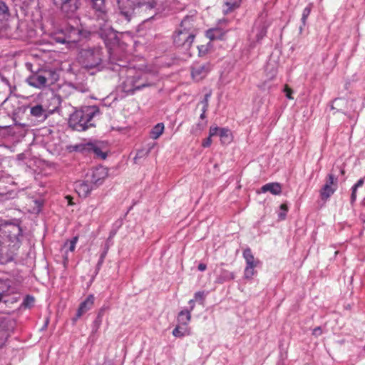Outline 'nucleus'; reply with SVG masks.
Instances as JSON below:
<instances>
[{
	"label": "nucleus",
	"mask_w": 365,
	"mask_h": 365,
	"mask_svg": "<svg viewBox=\"0 0 365 365\" xmlns=\"http://www.w3.org/2000/svg\"><path fill=\"white\" fill-rule=\"evenodd\" d=\"M79 58L80 63L87 69L96 68L98 71H101L103 68L101 48L83 49L80 53Z\"/></svg>",
	"instance_id": "nucleus-5"
},
{
	"label": "nucleus",
	"mask_w": 365,
	"mask_h": 365,
	"mask_svg": "<svg viewBox=\"0 0 365 365\" xmlns=\"http://www.w3.org/2000/svg\"><path fill=\"white\" fill-rule=\"evenodd\" d=\"M105 308L102 307L99 309L96 318L94 319L92 324V333H96L101 326L103 322V317L104 315Z\"/></svg>",
	"instance_id": "nucleus-25"
},
{
	"label": "nucleus",
	"mask_w": 365,
	"mask_h": 365,
	"mask_svg": "<svg viewBox=\"0 0 365 365\" xmlns=\"http://www.w3.org/2000/svg\"><path fill=\"white\" fill-rule=\"evenodd\" d=\"M195 299H190V300L189 301V302H188V303H189V304H190V309H188V310H189V311H190V312H192V311L193 310V309H194V307H195Z\"/></svg>",
	"instance_id": "nucleus-48"
},
{
	"label": "nucleus",
	"mask_w": 365,
	"mask_h": 365,
	"mask_svg": "<svg viewBox=\"0 0 365 365\" xmlns=\"http://www.w3.org/2000/svg\"><path fill=\"white\" fill-rule=\"evenodd\" d=\"M336 188V178L332 173L328 174L326 182L320 190L321 199L324 201H327L334 193Z\"/></svg>",
	"instance_id": "nucleus-13"
},
{
	"label": "nucleus",
	"mask_w": 365,
	"mask_h": 365,
	"mask_svg": "<svg viewBox=\"0 0 365 365\" xmlns=\"http://www.w3.org/2000/svg\"><path fill=\"white\" fill-rule=\"evenodd\" d=\"M207 269V265L204 263H200L198 265V269L200 272H204Z\"/></svg>",
	"instance_id": "nucleus-47"
},
{
	"label": "nucleus",
	"mask_w": 365,
	"mask_h": 365,
	"mask_svg": "<svg viewBox=\"0 0 365 365\" xmlns=\"http://www.w3.org/2000/svg\"><path fill=\"white\" fill-rule=\"evenodd\" d=\"M75 150H88V152L93 153L96 156L99 157L102 159H105L106 158V154L103 153L99 147H98L93 143H86L76 145Z\"/></svg>",
	"instance_id": "nucleus-20"
},
{
	"label": "nucleus",
	"mask_w": 365,
	"mask_h": 365,
	"mask_svg": "<svg viewBox=\"0 0 365 365\" xmlns=\"http://www.w3.org/2000/svg\"><path fill=\"white\" fill-rule=\"evenodd\" d=\"M227 24L228 21L227 19L220 20L215 27L210 29L206 31V36L210 40L222 39L230 30Z\"/></svg>",
	"instance_id": "nucleus-12"
},
{
	"label": "nucleus",
	"mask_w": 365,
	"mask_h": 365,
	"mask_svg": "<svg viewBox=\"0 0 365 365\" xmlns=\"http://www.w3.org/2000/svg\"><path fill=\"white\" fill-rule=\"evenodd\" d=\"M235 277V275L233 272L226 269H222L217 277V282L218 283H223L225 282L233 280Z\"/></svg>",
	"instance_id": "nucleus-27"
},
{
	"label": "nucleus",
	"mask_w": 365,
	"mask_h": 365,
	"mask_svg": "<svg viewBox=\"0 0 365 365\" xmlns=\"http://www.w3.org/2000/svg\"><path fill=\"white\" fill-rule=\"evenodd\" d=\"M10 284L8 280L0 279V302L4 296L8 295V292L10 289Z\"/></svg>",
	"instance_id": "nucleus-30"
},
{
	"label": "nucleus",
	"mask_w": 365,
	"mask_h": 365,
	"mask_svg": "<svg viewBox=\"0 0 365 365\" xmlns=\"http://www.w3.org/2000/svg\"><path fill=\"white\" fill-rule=\"evenodd\" d=\"M95 297L93 294H89L83 302L79 304L77 309L76 317L73 318V322H76L82 315L91 310L94 304Z\"/></svg>",
	"instance_id": "nucleus-17"
},
{
	"label": "nucleus",
	"mask_w": 365,
	"mask_h": 365,
	"mask_svg": "<svg viewBox=\"0 0 365 365\" xmlns=\"http://www.w3.org/2000/svg\"><path fill=\"white\" fill-rule=\"evenodd\" d=\"M2 81L4 82H5L6 83H7V84L9 83V81L6 78H4V77L2 78Z\"/></svg>",
	"instance_id": "nucleus-49"
},
{
	"label": "nucleus",
	"mask_w": 365,
	"mask_h": 365,
	"mask_svg": "<svg viewBox=\"0 0 365 365\" xmlns=\"http://www.w3.org/2000/svg\"><path fill=\"white\" fill-rule=\"evenodd\" d=\"M55 5L60 6L67 14H73L80 6L79 0H53Z\"/></svg>",
	"instance_id": "nucleus-15"
},
{
	"label": "nucleus",
	"mask_w": 365,
	"mask_h": 365,
	"mask_svg": "<svg viewBox=\"0 0 365 365\" xmlns=\"http://www.w3.org/2000/svg\"><path fill=\"white\" fill-rule=\"evenodd\" d=\"M269 192L274 195H279L282 193V185L279 182H269L264 185L259 192L265 193Z\"/></svg>",
	"instance_id": "nucleus-22"
},
{
	"label": "nucleus",
	"mask_w": 365,
	"mask_h": 365,
	"mask_svg": "<svg viewBox=\"0 0 365 365\" xmlns=\"http://www.w3.org/2000/svg\"><path fill=\"white\" fill-rule=\"evenodd\" d=\"M41 103L48 114H52L59 109L61 98L54 92H50L42 97Z\"/></svg>",
	"instance_id": "nucleus-10"
},
{
	"label": "nucleus",
	"mask_w": 365,
	"mask_h": 365,
	"mask_svg": "<svg viewBox=\"0 0 365 365\" xmlns=\"http://www.w3.org/2000/svg\"><path fill=\"white\" fill-rule=\"evenodd\" d=\"M148 152L145 153L144 150H138L134 158L135 163H138V159L143 157L145 155H147Z\"/></svg>",
	"instance_id": "nucleus-41"
},
{
	"label": "nucleus",
	"mask_w": 365,
	"mask_h": 365,
	"mask_svg": "<svg viewBox=\"0 0 365 365\" xmlns=\"http://www.w3.org/2000/svg\"><path fill=\"white\" fill-rule=\"evenodd\" d=\"M340 173L341 175H344V169L342 168H340Z\"/></svg>",
	"instance_id": "nucleus-50"
},
{
	"label": "nucleus",
	"mask_w": 365,
	"mask_h": 365,
	"mask_svg": "<svg viewBox=\"0 0 365 365\" xmlns=\"http://www.w3.org/2000/svg\"><path fill=\"white\" fill-rule=\"evenodd\" d=\"M212 66L210 63H195L191 67V76L195 81H200L204 79L212 70Z\"/></svg>",
	"instance_id": "nucleus-14"
},
{
	"label": "nucleus",
	"mask_w": 365,
	"mask_h": 365,
	"mask_svg": "<svg viewBox=\"0 0 365 365\" xmlns=\"http://www.w3.org/2000/svg\"><path fill=\"white\" fill-rule=\"evenodd\" d=\"M364 183V178H360L354 185L353 187H354L355 188L358 189L359 187L363 186Z\"/></svg>",
	"instance_id": "nucleus-45"
},
{
	"label": "nucleus",
	"mask_w": 365,
	"mask_h": 365,
	"mask_svg": "<svg viewBox=\"0 0 365 365\" xmlns=\"http://www.w3.org/2000/svg\"><path fill=\"white\" fill-rule=\"evenodd\" d=\"M268 24L263 19H258L252 29V33L255 34L257 41H260L267 34Z\"/></svg>",
	"instance_id": "nucleus-18"
},
{
	"label": "nucleus",
	"mask_w": 365,
	"mask_h": 365,
	"mask_svg": "<svg viewBox=\"0 0 365 365\" xmlns=\"http://www.w3.org/2000/svg\"><path fill=\"white\" fill-rule=\"evenodd\" d=\"M312 10V4H309L307 6H306L303 11L302 15V22L303 26H305L307 19L308 16H309Z\"/></svg>",
	"instance_id": "nucleus-33"
},
{
	"label": "nucleus",
	"mask_w": 365,
	"mask_h": 365,
	"mask_svg": "<svg viewBox=\"0 0 365 365\" xmlns=\"http://www.w3.org/2000/svg\"><path fill=\"white\" fill-rule=\"evenodd\" d=\"M86 32L74 26H66L51 34V39L63 44H76L82 37H86Z\"/></svg>",
	"instance_id": "nucleus-3"
},
{
	"label": "nucleus",
	"mask_w": 365,
	"mask_h": 365,
	"mask_svg": "<svg viewBox=\"0 0 365 365\" xmlns=\"http://www.w3.org/2000/svg\"><path fill=\"white\" fill-rule=\"evenodd\" d=\"M0 232L11 243L16 244L19 241V237L21 235L22 230L19 225L6 223L1 227Z\"/></svg>",
	"instance_id": "nucleus-11"
},
{
	"label": "nucleus",
	"mask_w": 365,
	"mask_h": 365,
	"mask_svg": "<svg viewBox=\"0 0 365 365\" xmlns=\"http://www.w3.org/2000/svg\"><path fill=\"white\" fill-rule=\"evenodd\" d=\"M356 192H357V189L352 186L351 198H350V202L351 205H354L356 200Z\"/></svg>",
	"instance_id": "nucleus-39"
},
{
	"label": "nucleus",
	"mask_w": 365,
	"mask_h": 365,
	"mask_svg": "<svg viewBox=\"0 0 365 365\" xmlns=\"http://www.w3.org/2000/svg\"><path fill=\"white\" fill-rule=\"evenodd\" d=\"M190 334V329L188 327L182 326L181 324L176 326L173 331V335L178 338L189 336Z\"/></svg>",
	"instance_id": "nucleus-26"
},
{
	"label": "nucleus",
	"mask_w": 365,
	"mask_h": 365,
	"mask_svg": "<svg viewBox=\"0 0 365 365\" xmlns=\"http://www.w3.org/2000/svg\"><path fill=\"white\" fill-rule=\"evenodd\" d=\"M284 92L285 93L286 97L288 99H293V97L292 96V90L290 88H289L288 86L286 85L284 86Z\"/></svg>",
	"instance_id": "nucleus-40"
},
{
	"label": "nucleus",
	"mask_w": 365,
	"mask_h": 365,
	"mask_svg": "<svg viewBox=\"0 0 365 365\" xmlns=\"http://www.w3.org/2000/svg\"><path fill=\"white\" fill-rule=\"evenodd\" d=\"M191 319V312L188 309H183L180 312L178 316V322L182 325L187 327Z\"/></svg>",
	"instance_id": "nucleus-24"
},
{
	"label": "nucleus",
	"mask_w": 365,
	"mask_h": 365,
	"mask_svg": "<svg viewBox=\"0 0 365 365\" xmlns=\"http://www.w3.org/2000/svg\"><path fill=\"white\" fill-rule=\"evenodd\" d=\"M211 96V92L206 93L204 96V98L201 101L200 103L202 105V108H205L208 109L209 106V99Z\"/></svg>",
	"instance_id": "nucleus-37"
},
{
	"label": "nucleus",
	"mask_w": 365,
	"mask_h": 365,
	"mask_svg": "<svg viewBox=\"0 0 365 365\" xmlns=\"http://www.w3.org/2000/svg\"><path fill=\"white\" fill-rule=\"evenodd\" d=\"M212 144V139H211V137L209 135L208 138H207L206 139H205L202 143V147L204 148H208L210 146V145Z\"/></svg>",
	"instance_id": "nucleus-42"
},
{
	"label": "nucleus",
	"mask_w": 365,
	"mask_h": 365,
	"mask_svg": "<svg viewBox=\"0 0 365 365\" xmlns=\"http://www.w3.org/2000/svg\"><path fill=\"white\" fill-rule=\"evenodd\" d=\"M78 241V236H74L71 240H68L65 242L64 247L68 246V251L73 252L76 249V246Z\"/></svg>",
	"instance_id": "nucleus-32"
},
{
	"label": "nucleus",
	"mask_w": 365,
	"mask_h": 365,
	"mask_svg": "<svg viewBox=\"0 0 365 365\" xmlns=\"http://www.w3.org/2000/svg\"><path fill=\"white\" fill-rule=\"evenodd\" d=\"M118 9L120 14L129 21L135 11L140 9H148L153 6L150 3H146L144 0H118Z\"/></svg>",
	"instance_id": "nucleus-6"
},
{
	"label": "nucleus",
	"mask_w": 365,
	"mask_h": 365,
	"mask_svg": "<svg viewBox=\"0 0 365 365\" xmlns=\"http://www.w3.org/2000/svg\"><path fill=\"white\" fill-rule=\"evenodd\" d=\"M204 292H197L195 294V299L197 300H204Z\"/></svg>",
	"instance_id": "nucleus-43"
},
{
	"label": "nucleus",
	"mask_w": 365,
	"mask_h": 365,
	"mask_svg": "<svg viewBox=\"0 0 365 365\" xmlns=\"http://www.w3.org/2000/svg\"><path fill=\"white\" fill-rule=\"evenodd\" d=\"M219 135L223 143H229L232 140V134L228 128H221Z\"/></svg>",
	"instance_id": "nucleus-29"
},
{
	"label": "nucleus",
	"mask_w": 365,
	"mask_h": 365,
	"mask_svg": "<svg viewBox=\"0 0 365 365\" xmlns=\"http://www.w3.org/2000/svg\"><path fill=\"white\" fill-rule=\"evenodd\" d=\"M108 170L103 166H98L92 170L91 182L97 187L103 183V180L108 177Z\"/></svg>",
	"instance_id": "nucleus-16"
},
{
	"label": "nucleus",
	"mask_w": 365,
	"mask_h": 365,
	"mask_svg": "<svg viewBox=\"0 0 365 365\" xmlns=\"http://www.w3.org/2000/svg\"><path fill=\"white\" fill-rule=\"evenodd\" d=\"M241 0H225V4L227 7L225 13L231 11L232 9L237 8L240 4Z\"/></svg>",
	"instance_id": "nucleus-31"
},
{
	"label": "nucleus",
	"mask_w": 365,
	"mask_h": 365,
	"mask_svg": "<svg viewBox=\"0 0 365 365\" xmlns=\"http://www.w3.org/2000/svg\"><path fill=\"white\" fill-rule=\"evenodd\" d=\"M242 256L246 262L244 269V277L246 279H251L257 273L255 269L260 265L261 262L258 259L255 258L251 249L249 247L244 250Z\"/></svg>",
	"instance_id": "nucleus-9"
},
{
	"label": "nucleus",
	"mask_w": 365,
	"mask_h": 365,
	"mask_svg": "<svg viewBox=\"0 0 365 365\" xmlns=\"http://www.w3.org/2000/svg\"><path fill=\"white\" fill-rule=\"evenodd\" d=\"M100 114L98 106H84L80 110H76L69 118L68 123L70 127L78 131H84L95 125L93 119Z\"/></svg>",
	"instance_id": "nucleus-1"
},
{
	"label": "nucleus",
	"mask_w": 365,
	"mask_h": 365,
	"mask_svg": "<svg viewBox=\"0 0 365 365\" xmlns=\"http://www.w3.org/2000/svg\"><path fill=\"white\" fill-rule=\"evenodd\" d=\"M108 247H106V249L104 250V251L101 253V256H100V258L98 259V262L97 263V265H96V270L97 271H99L101 266L103 265V262H104V259L106 257V255L108 253Z\"/></svg>",
	"instance_id": "nucleus-34"
},
{
	"label": "nucleus",
	"mask_w": 365,
	"mask_h": 365,
	"mask_svg": "<svg viewBox=\"0 0 365 365\" xmlns=\"http://www.w3.org/2000/svg\"><path fill=\"white\" fill-rule=\"evenodd\" d=\"M288 207L286 204H282L280 205V212L278 213V217L279 220H283L287 216Z\"/></svg>",
	"instance_id": "nucleus-35"
},
{
	"label": "nucleus",
	"mask_w": 365,
	"mask_h": 365,
	"mask_svg": "<svg viewBox=\"0 0 365 365\" xmlns=\"http://www.w3.org/2000/svg\"><path fill=\"white\" fill-rule=\"evenodd\" d=\"M220 129H221V128H218L217 126H215V127H210V130H209V135L210 137H212V136H214V135H219V133L220 132Z\"/></svg>",
	"instance_id": "nucleus-38"
},
{
	"label": "nucleus",
	"mask_w": 365,
	"mask_h": 365,
	"mask_svg": "<svg viewBox=\"0 0 365 365\" xmlns=\"http://www.w3.org/2000/svg\"><path fill=\"white\" fill-rule=\"evenodd\" d=\"M196 29L194 24L193 16L185 17L173 36L174 44L184 50H188L195 39Z\"/></svg>",
	"instance_id": "nucleus-2"
},
{
	"label": "nucleus",
	"mask_w": 365,
	"mask_h": 365,
	"mask_svg": "<svg viewBox=\"0 0 365 365\" xmlns=\"http://www.w3.org/2000/svg\"><path fill=\"white\" fill-rule=\"evenodd\" d=\"M34 302V297L31 295H26L25 298L24 299L22 304L26 307H29L33 305Z\"/></svg>",
	"instance_id": "nucleus-36"
},
{
	"label": "nucleus",
	"mask_w": 365,
	"mask_h": 365,
	"mask_svg": "<svg viewBox=\"0 0 365 365\" xmlns=\"http://www.w3.org/2000/svg\"><path fill=\"white\" fill-rule=\"evenodd\" d=\"M165 126L163 123H157L150 131L151 138L158 139L164 132Z\"/></svg>",
	"instance_id": "nucleus-28"
},
{
	"label": "nucleus",
	"mask_w": 365,
	"mask_h": 365,
	"mask_svg": "<svg viewBox=\"0 0 365 365\" xmlns=\"http://www.w3.org/2000/svg\"><path fill=\"white\" fill-rule=\"evenodd\" d=\"M92 2L93 8L98 13V21L101 20L103 23L107 21V15L106 12L105 0H91ZM98 26L99 27V33L101 36L108 34L110 31L111 28L109 25L106 24L102 25L101 22L98 23Z\"/></svg>",
	"instance_id": "nucleus-8"
},
{
	"label": "nucleus",
	"mask_w": 365,
	"mask_h": 365,
	"mask_svg": "<svg viewBox=\"0 0 365 365\" xmlns=\"http://www.w3.org/2000/svg\"><path fill=\"white\" fill-rule=\"evenodd\" d=\"M59 78V75L55 70H44L31 74L26 82L31 86L41 89L54 84Z\"/></svg>",
	"instance_id": "nucleus-4"
},
{
	"label": "nucleus",
	"mask_w": 365,
	"mask_h": 365,
	"mask_svg": "<svg viewBox=\"0 0 365 365\" xmlns=\"http://www.w3.org/2000/svg\"><path fill=\"white\" fill-rule=\"evenodd\" d=\"M30 113L32 116L36 118L45 119L48 115L47 111H46L42 103L41 105H36L30 108Z\"/></svg>",
	"instance_id": "nucleus-23"
},
{
	"label": "nucleus",
	"mask_w": 365,
	"mask_h": 365,
	"mask_svg": "<svg viewBox=\"0 0 365 365\" xmlns=\"http://www.w3.org/2000/svg\"><path fill=\"white\" fill-rule=\"evenodd\" d=\"M207 109L205 108H202V113L200 115V118L203 120L206 118V112H207Z\"/></svg>",
	"instance_id": "nucleus-46"
},
{
	"label": "nucleus",
	"mask_w": 365,
	"mask_h": 365,
	"mask_svg": "<svg viewBox=\"0 0 365 365\" xmlns=\"http://www.w3.org/2000/svg\"><path fill=\"white\" fill-rule=\"evenodd\" d=\"M96 187L88 181L79 182L76 184V191L79 197L86 198L91 192V191Z\"/></svg>",
	"instance_id": "nucleus-19"
},
{
	"label": "nucleus",
	"mask_w": 365,
	"mask_h": 365,
	"mask_svg": "<svg viewBox=\"0 0 365 365\" xmlns=\"http://www.w3.org/2000/svg\"><path fill=\"white\" fill-rule=\"evenodd\" d=\"M140 76L133 68L127 69V75L125 79L122 83L123 90L125 93H133L136 90H140L148 85L138 81Z\"/></svg>",
	"instance_id": "nucleus-7"
},
{
	"label": "nucleus",
	"mask_w": 365,
	"mask_h": 365,
	"mask_svg": "<svg viewBox=\"0 0 365 365\" xmlns=\"http://www.w3.org/2000/svg\"><path fill=\"white\" fill-rule=\"evenodd\" d=\"M322 334V330L320 327H317L314 328L312 331V334L317 337L320 336Z\"/></svg>",
	"instance_id": "nucleus-44"
},
{
	"label": "nucleus",
	"mask_w": 365,
	"mask_h": 365,
	"mask_svg": "<svg viewBox=\"0 0 365 365\" xmlns=\"http://www.w3.org/2000/svg\"><path fill=\"white\" fill-rule=\"evenodd\" d=\"M348 104L346 99L343 98H335L330 105V109L333 110V114L336 113H345L346 108Z\"/></svg>",
	"instance_id": "nucleus-21"
}]
</instances>
